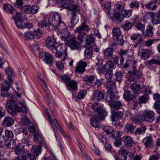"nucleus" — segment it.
Segmentation results:
<instances>
[{"label": "nucleus", "mask_w": 160, "mask_h": 160, "mask_svg": "<svg viewBox=\"0 0 160 160\" xmlns=\"http://www.w3.org/2000/svg\"><path fill=\"white\" fill-rule=\"evenodd\" d=\"M46 45L55 54V56L60 58L61 61H64L68 57L66 48L63 47L61 44L56 42V39L52 36H48L46 40Z\"/></svg>", "instance_id": "nucleus-1"}, {"label": "nucleus", "mask_w": 160, "mask_h": 160, "mask_svg": "<svg viewBox=\"0 0 160 160\" xmlns=\"http://www.w3.org/2000/svg\"><path fill=\"white\" fill-rule=\"evenodd\" d=\"M6 106L8 109V113L13 116H16L18 112L23 113L27 112L26 105L18 106L15 100L7 101Z\"/></svg>", "instance_id": "nucleus-2"}, {"label": "nucleus", "mask_w": 160, "mask_h": 160, "mask_svg": "<svg viewBox=\"0 0 160 160\" xmlns=\"http://www.w3.org/2000/svg\"><path fill=\"white\" fill-rule=\"evenodd\" d=\"M88 105L93 110L96 118L100 121L104 120L107 113L104 109L103 104L97 102L93 104L89 103Z\"/></svg>", "instance_id": "nucleus-3"}, {"label": "nucleus", "mask_w": 160, "mask_h": 160, "mask_svg": "<svg viewBox=\"0 0 160 160\" xmlns=\"http://www.w3.org/2000/svg\"><path fill=\"white\" fill-rule=\"evenodd\" d=\"M65 8L72 12V18L70 23L72 26H74L77 23L78 21H76L75 17L77 13H80V11L82 9V5L80 4H74L73 5L69 4L65 6Z\"/></svg>", "instance_id": "nucleus-4"}, {"label": "nucleus", "mask_w": 160, "mask_h": 160, "mask_svg": "<svg viewBox=\"0 0 160 160\" xmlns=\"http://www.w3.org/2000/svg\"><path fill=\"white\" fill-rule=\"evenodd\" d=\"M34 138L39 143V145L32 146L31 149L32 152L36 155L38 156L42 151V146L45 144V142L43 138L41 136L38 132H36L34 134Z\"/></svg>", "instance_id": "nucleus-5"}, {"label": "nucleus", "mask_w": 160, "mask_h": 160, "mask_svg": "<svg viewBox=\"0 0 160 160\" xmlns=\"http://www.w3.org/2000/svg\"><path fill=\"white\" fill-rule=\"evenodd\" d=\"M22 14L19 12L16 13L14 18V21L17 27L22 29L27 28H31L32 27L31 23L29 24L28 22L27 18L21 17Z\"/></svg>", "instance_id": "nucleus-6"}, {"label": "nucleus", "mask_w": 160, "mask_h": 160, "mask_svg": "<svg viewBox=\"0 0 160 160\" xmlns=\"http://www.w3.org/2000/svg\"><path fill=\"white\" fill-rule=\"evenodd\" d=\"M65 42L72 50H81L80 43L76 40L75 38L72 35L67 36L65 39Z\"/></svg>", "instance_id": "nucleus-7"}, {"label": "nucleus", "mask_w": 160, "mask_h": 160, "mask_svg": "<svg viewBox=\"0 0 160 160\" xmlns=\"http://www.w3.org/2000/svg\"><path fill=\"white\" fill-rule=\"evenodd\" d=\"M11 87L9 83L6 81H4L2 83V85L1 87V94L3 97H7L9 99L8 101L14 100V96L8 92V90Z\"/></svg>", "instance_id": "nucleus-8"}, {"label": "nucleus", "mask_w": 160, "mask_h": 160, "mask_svg": "<svg viewBox=\"0 0 160 160\" xmlns=\"http://www.w3.org/2000/svg\"><path fill=\"white\" fill-rule=\"evenodd\" d=\"M60 78L65 82V83L69 91L77 89V82L74 80H71L69 77L66 75H61Z\"/></svg>", "instance_id": "nucleus-9"}, {"label": "nucleus", "mask_w": 160, "mask_h": 160, "mask_svg": "<svg viewBox=\"0 0 160 160\" xmlns=\"http://www.w3.org/2000/svg\"><path fill=\"white\" fill-rule=\"evenodd\" d=\"M52 22L51 24L53 26L52 30L58 31V27H61L64 26L63 22L61 20V17L60 14L57 13L53 15L52 18Z\"/></svg>", "instance_id": "nucleus-10"}, {"label": "nucleus", "mask_w": 160, "mask_h": 160, "mask_svg": "<svg viewBox=\"0 0 160 160\" xmlns=\"http://www.w3.org/2000/svg\"><path fill=\"white\" fill-rule=\"evenodd\" d=\"M130 88L134 93L135 95H138L143 92H146V91L149 92L150 91V88L148 87L147 86L141 88L140 84H138L136 82L132 83L130 86Z\"/></svg>", "instance_id": "nucleus-11"}, {"label": "nucleus", "mask_w": 160, "mask_h": 160, "mask_svg": "<svg viewBox=\"0 0 160 160\" xmlns=\"http://www.w3.org/2000/svg\"><path fill=\"white\" fill-rule=\"evenodd\" d=\"M155 113L152 111L145 110L142 115V118L143 121L149 123L152 122L155 119Z\"/></svg>", "instance_id": "nucleus-12"}, {"label": "nucleus", "mask_w": 160, "mask_h": 160, "mask_svg": "<svg viewBox=\"0 0 160 160\" xmlns=\"http://www.w3.org/2000/svg\"><path fill=\"white\" fill-rule=\"evenodd\" d=\"M50 18L49 16L44 18L42 21L38 23V26L42 28H45L47 29H52L53 26L50 21Z\"/></svg>", "instance_id": "nucleus-13"}, {"label": "nucleus", "mask_w": 160, "mask_h": 160, "mask_svg": "<svg viewBox=\"0 0 160 160\" xmlns=\"http://www.w3.org/2000/svg\"><path fill=\"white\" fill-rule=\"evenodd\" d=\"M111 119L113 122L121 119L124 114L123 110H120L111 111Z\"/></svg>", "instance_id": "nucleus-14"}, {"label": "nucleus", "mask_w": 160, "mask_h": 160, "mask_svg": "<svg viewBox=\"0 0 160 160\" xmlns=\"http://www.w3.org/2000/svg\"><path fill=\"white\" fill-rule=\"evenodd\" d=\"M39 7L35 5L32 6L27 5L22 7V9L26 14H34L38 11Z\"/></svg>", "instance_id": "nucleus-15"}, {"label": "nucleus", "mask_w": 160, "mask_h": 160, "mask_svg": "<svg viewBox=\"0 0 160 160\" xmlns=\"http://www.w3.org/2000/svg\"><path fill=\"white\" fill-rule=\"evenodd\" d=\"M123 68H126L130 74L136 69L137 62L134 60L128 61L125 64Z\"/></svg>", "instance_id": "nucleus-16"}, {"label": "nucleus", "mask_w": 160, "mask_h": 160, "mask_svg": "<svg viewBox=\"0 0 160 160\" xmlns=\"http://www.w3.org/2000/svg\"><path fill=\"white\" fill-rule=\"evenodd\" d=\"M109 105L111 108V111L121 110L123 107L121 101L116 100L109 102Z\"/></svg>", "instance_id": "nucleus-17"}, {"label": "nucleus", "mask_w": 160, "mask_h": 160, "mask_svg": "<svg viewBox=\"0 0 160 160\" xmlns=\"http://www.w3.org/2000/svg\"><path fill=\"white\" fill-rule=\"evenodd\" d=\"M105 99L104 93L101 91L98 90L94 91L92 100L98 102H102Z\"/></svg>", "instance_id": "nucleus-18"}, {"label": "nucleus", "mask_w": 160, "mask_h": 160, "mask_svg": "<svg viewBox=\"0 0 160 160\" xmlns=\"http://www.w3.org/2000/svg\"><path fill=\"white\" fill-rule=\"evenodd\" d=\"M142 142L146 148H149L151 147L153 142V139L152 135H150L146 137L142 140Z\"/></svg>", "instance_id": "nucleus-19"}, {"label": "nucleus", "mask_w": 160, "mask_h": 160, "mask_svg": "<svg viewBox=\"0 0 160 160\" xmlns=\"http://www.w3.org/2000/svg\"><path fill=\"white\" fill-rule=\"evenodd\" d=\"M107 94L105 98V100L109 102L118 99V97L115 96L113 93L112 89H108L107 92Z\"/></svg>", "instance_id": "nucleus-20"}, {"label": "nucleus", "mask_w": 160, "mask_h": 160, "mask_svg": "<svg viewBox=\"0 0 160 160\" xmlns=\"http://www.w3.org/2000/svg\"><path fill=\"white\" fill-rule=\"evenodd\" d=\"M87 66V63L86 62L80 61L76 68V72L80 73H83L85 71V68Z\"/></svg>", "instance_id": "nucleus-21"}, {"label": "nucleus", "mask_w": 160, "mask_h": 160, "mask_svg": "<svg viewBox=\"0 0 160 160\" xmlns=\"http://www.w3.org/2000/svg\"><path fill=\"white\" fill-rule=\"evenodd\" d=\"M45 113L48 116V120L54 130H55V129H58L59 128L60 126L55 118H54L53 119H52L48 112H46Z\"/></svg>", "instance_id": "nucleus-22"}, {"label": "nucleus", "mask_w": 160, "mask_h": 160, "mask_svg": "<svg viewBox=\"0 0 160 160\" xmlns=\"http://www.w3.org/2000/svg\"><path fill=\"white\" fill-rule=\"evenodd\" d=\"M122 139L124 145L127 148L131 147L134 143L133 138L130 136H125Z\"/></svg>", "instance_id": "nucleus-23"}, {"label": "nucleus", "mask_w": 160, "mask_h": 160, "mask_svg": "<svg viewBox=\"0 0 160 160\" xmlns=\"http://www.w3.org/2000/svg\"><path fill=\"white\" fill-rule=\"evenodd\" d=\"M112 62L111 61H108L106 62L104 66L100 67L98 66L96 68L99 74H104L106 70L109 68V66Z\"/></svg>", "instance_id": "nucleus-24"}, {"label": "nucleus", "mask_w": 160, "mask_h": 160, "mask_svg": "<svg viewBox=\"0 0 160 160\" xmlns=\"http://www.w3.org/2000/svg\"><path fill=\"white\" fill-rule=\"evenodd\" d=\"M151 93L150 89L149 92L146 91V92H142L143 93V95L140 97L138 98V103L140 104L146 103L149 98L148 95L150 94Z\"/></svg>", "instance_id": "nucleus-25"}, {"label": "nucleus", "mask_w": 160, "mask_h": 160, "mask_svg": "<svg viewBox=\"0 0 160 160\" xmlns=\"http://www.w3.org/2000/svg\"><path fill=\"white\" fill-rule=\"evenodd\" d=\"M90 29V27L89 26L86 24L85 22L82 23V24L80 25L79 27L75 29L74 31L75 32H83L82 31H85L86 32H88Z\"/></svg>", "instance_id": "nucleus-26"}, {"label": "nucleus", "mask_w": 160, "mask_h": 160, "mask_svg": "<svg viewBox=\"0 0 160 160\" xmlns=\"http://www.w3.org/2000/svg\"><path fill=\"white\" fill-rule=\"evenodd\" d=\"M152 54V51L149 49H143L142 52L139 53V56L142 59L147 60Z\"/></svg>", "instance_id": "nucleus-27"}, {"label": "nucleus", "mask_w": 160, "mask_h": 160, "mask_svg": "<svg viewBox=\"0 0 160 160\" xmlns=\"http://www.w3.org/2000/svg\"><path fill=\"white\" fill-rule=\"evenodd\" d=\"M148 14L151 18V22L153 25L160 23V18L156 15L155 12H150Z\"/></svg>", "instance_id": "nucleus-28"}, {"label": "nucleus", "mask_w": 160, "mask_h": 160, "mask_svg": "<svg viewBox=\"0 0 160 160\" xmlns=\"http://www.w3.org/2000/svg\"><path fill=\"white\" fill-rule=\"evenodd\" d=\"M142 72L139 70L136 69L134 71L130 73L128 80L132 81L134 79L138 78L141 75Z\"/></svg>", "instance_id": "nucleus-29"}, {"label": "nucleus", "mask_w": 160, "mask_h": 160, "mask_svg": "<svg viewBox=\"0 0 160 160\" xmlns=\"http://www.w3.org/2000/svg\"><path fill=\"white\" fill-rule=\"evenodd\" d=\"M137 95L131 93V92L128 90H125L123 94V98L127 101H131L134 98L136 97Z\"/></svg>", "instance_id": "nucleus-30"}, {"label": "nucleus", "mask_w": 160, "mask_h": 160, "mask_svg": "<svg viewBox=\"0 0 160 160\" xmlns=\"http://www.w3.org/2000/svg\"><path fill=\"white\" fill-rule=\"evenodd\" d=\"M14 123L13 119L10 117H6L2 122L3 125L4 127H9L12 126Z\"/></svg>", "instance_id": "nucleus-31"}, {"label": "nucleus", "mask_w": 160, "mask_h": 160, "mask_svg": "<svg viewBox=\"0 0 160 160\" xmlns=\"http://www.w3.org/2000/svg\"><path fill=\"white\" fill-rule=\"evenodd\" d=\"M114 65L112 62L109 66V68L106 70L105 74L106 78L107 80L111 79L112 77V69L114 68Z\"/></svg>", "instance_id": "nucleus-32"}, {"label": "nucleus", "mask_w": 160, "mask_h": 160, "mask_svg": "<svg viewBox=\"0 0 160 160\" xmlns=\"http://www.w3.org/2000/svg\"><path fill=\"white\" fill-rule=\"evenodd\" d=\"M153 27L148 25L147 26L146 29V32H143V35L147 38L152 37L153 34Z\"/></svg>", "instance_id": "nucleus-33"}, {"label": "nucleus", "mask_w": 160, "mask_h": 160, "mask_svg": "<svg viewBox=\"0 0 160 160\" xmlns=\"http://www.w3.org/2000/svg\"><path fill=\"white\" fill-rule=\"evenodd\" d=\"M114 50L112 48H106L103 52L104 57L105 58L109 59L111 58L113 55Z\"/></svg>", "instance_id": "nucleus-34"}, {"label": "nucleus", "mask_w": 160, "mask_h": 160, "mask_svg": "<svg viewBox=\"0 0 160 160\" xmlns=\"http://www.w3.org/2000/svg\"><path fill=\"white\" fill-rule=\"evenodd\" d=\"M93 52V48L92 46H90L86 49L84 51V55L85 58L88 59L92 58Z\"/></svg>", "instance_id": "nucleus-35"}, {"label": "nucleus", "mask_w": 160, "mask_h": 160, "mask_svg": "<svg viewBox=\"0 0 160 160\" xmlns=\"http://www.w3.org/2000/svg\"><path fill=\"white\" fill-rule=\"evenodd\" d=\"M130 38L132 40H137V42H136V45H135V46H137L138 44H140V42L142 40V35L139 33L132 35L130 37Z\"/></svg>", "instance_id": "nucleus-36"}, {"label": "nucleus", "mask_w": 160, "mask_h": 160, "mask_svg": "<svg viewBox=\"0 0 160 160\" xmlns=\"http://www.w3.org/2000/svg\"><path fill=\"white\" fill-rule=\"evenodd\" d=\"M5 72L8 75L7 76L8 80L11 83H13V81L12 78L14 77V74L12 68L10 67L6 68Z\"/></svg>", "instance_id": "nucleus-37"}, {"label": "nucleus", "mask_w": 160, "mask_h": 160, "mask_svg": "<svg viewBox=\"0 0 160 160\" xmlns=\"http://www.w3.org/2000/svg\"><path fill=\"white\" fill-rule=\"evenodd\" d=\"M4 10L7 13L12 14L15 12L18 13L13 7L10 4L7 3L5 4L3 6Z\"/></svg>", "instance_id": "nucleus-38"}, {"label": "nucleus", "mask_w": 160, "mask_h": 160, "mask_svg": "<svg viewBox=\"0 0 160 160\" xmlns=\"http://www.w3.org/2000/svg\"><path fill=\"white\" fill-rule=\"evenodd\" d=\"M29 154V151L23 150L17 156V159L18 160H26Z\"/></svg>", "instance_id": "nucleus-39"}, {"label": "nucleus", "mask_w": 160, "mask_h": 160, "mask_svg": "<svg viewBox=\"0 0 160 160\" xmlns=\"http://www.w3.org/2000/svg\"><path fill=\"white\" fill-rule=\"evenodd\" d=\"M53 59L52 56L49 52H47L46 55L43 61L46 63L50 65L52 64L53 62Z\"/></svg>", "instance_id": "nucleus-40"}, {"label": "nucleus", "mask_w": 160, "mask_h": 160, "mask_svg": "<svg viewBox=\"0 0 160 160\" xmlns=\"http://www.w3.org/2000/svg\"><path fill=\"white\" fill-rule=\"evenodd\" d=\"M135 126L132 123L127 124L124 128V131L127 133H132Z\"/></svg>", "instance_id": "nucleus-41"}, {"label": "nucleus", "mask_w": 160, "mask_h": 160, "mask_svg": "<svg viewBox=\"0 0 160 160\" xmlns=\"http://www.w3.org/2000/svg\"><path fill=\"white\" fill-rule=\"evenodd\" d=\"M34 39H39L42 35L43 32L38 28L34 29L33 31Z\"/></svg>", "instance_id": "nucleus-42"}, {"label": "nucleus", "mask_w": 160, "mask_h": 160, "mask_svg": "<svg viewBox=\"0 0 160 160\" xmlns=\"http://www.w3.org/2000/svg\"><path fill=\"white\" fill-rule=\"evenodd\" d=\"M153 64L160 65V61L155 59H152L147 61L145 63V65L148 68L151 67Z\"/></svg>", "instance_id": "nucleus-43"}, {"label": "nucleus", "mask_w": 160, "mask_h": 160, "mask_svg": "<svg viewBox=\"0 0 160 160\" xmlns=\"http://www.w3.org/2000/svg\"><path fill=\"white\" fill-rule=\"evenodd\" d=\"M123 73L120 71H118L115 72L112 76L113 78L118 81H121L122 78Z\"/></svg>", "instance_id": "nucleus-44"}, {"label": "nucleus", "mask_w": 160, "mask_h": 160, "mask_svg": "<svg viewBox=\"0 0 160 160\" xmlns=\"http://www.w3.org/2000/svg\"><path fill=\"white\" fill-rule=\"evenodd\" d=\"M112 32L113 38L122 35L120 28L118 27H113L112 29Z\"/></svg>", "instance_id": "nucleus-45"}, {"label": "nucleus", "mask_w": 160, "mask_h": 160, "mask_svg": "<svg viewBox=\"0 0 160 160\" xmlns=\"http://www.w3.org/2000/svg\"><path fill=\"white\" fill-rule=\"evenodd\" d=\"M146 127L143 126H142L137 129L134 132L136 135H140L143 134L145 132L146 130Z\"/></svg>", "instance_id": "nucleus-46"}, {"label": "nucleus", "mask_w": 160, "mask_h": 160, "mask_svg": "<svg viewBox=\"0 0 160 160\" xmlns=\"http://www.w3.org/2000/svg\"><path fill=\"white\" fill-rule=\"evenodd\" d=\"M124 9V5L122 4L116 3L114 5V10L115 12H121V13H122Z\"/></svg>", "instance_id": "nucleus-47"}, {"label": "nucleus", "mask_w": 160, "mask_h": 160, "mask_svg": "<svg viewBox=\"0 0 160 160\" xmlns=\"http://www.w3.org/2000/svg\"><path fill=\"white\" fill-rule=\"evenodd\" d=\"M145 7L149 10H153L157 8V5L156 2L154 1H152L146 4Z\"/></svg>", "instance_id": "nucleus-48"}, {"label": "nucleus", "mask_w": 160, "mask_h": 160, "mask_svg": "<svg viewBox=\"0 0 160 160\" xmlns=\"http://www.w3.org/2000/svg\"><path fill=\"white\" fill-rule=\"evenodd\" d=\"M95 38L93 37V35L92 34H90L85 39L86 43L88 45H90L92 43H93L95 42Z\"/></svg>", "instance_id": "nucleus-49"}, {"label": "nucleus", "mask_w": 160, "mask_h": 160, "mask_svg": "<svg viewBox=\"0 0 160 160\" xmlns=\"http://www.w3.org/2000/svg\"><path fill=\"white\" fill-rule=\"evenodd\" d=\"M83 79L87 83L92 85L94 81V77L92 75H86L84 77Z\"/></svg>", "instance_id": "nucleus-50"}, {"label": "nucleus", "mask_w": 160, "mask_h": 160, "mask_svg": "<svg viewBox=\"0 0 160 160\" xmlns=\"http://www.w3.org/2000/svg\"><path fill=\"white\" fill-rule=\"evenodd\" d=\"M129 6L131 10L138 9L140 6L139 2L138 1H133L129 4Z\"/></svg>", "instance_id": "nucleus-51"}, {"label": "nucleus", "mask_w": 160, "mask_h": 160, "mask_svg": "<svg viewBox=\"0 0 160 160\" xmlns=\"http://www.w3.org/2000/svg\"><path fill=\"white\" fill-rule=\"evenodd\" d=\"M114 40L116 43L119 45H122L124 42V41L123 39V37L122 35H119L118 37H116L113 38Z\"/></svg>", "instance_id": "nucleus-52"}, {"label": "nucleus", "mask_w": 160, "mask_h": 160, "mask_svg": "<svg viewBox=\"0 0 160 160\" xmlns=\"http://www.w3.org/2000/svg\"><path fill=\"white\" fill-rule=\"evenodd\" d=\"M133 24L132 23L129 22L128 21L125 22L124 24L122 26L123 29L125 31H128L130 30Z\"/></svg>", "instance_id": "nucleus-53"}, {"label": "nucleus", "mask_w": 160, "mask_h": 160, "mask_svg": "<svg viewBox=\"0 0 160 160\" xmlns=\"http://www.w3.org/2000/svg\"><path fill=\"white\" fill-rule=\"evenodd\" d=\"M121 13L116 12L113 14V17L115 20L119 22H121L123 19Z\"/></svg>", "instance_id": "nucleus-54"}, {"label": "nucleus", "mask_w": 160, "mask_h": 160, "mask_svg": "<svg viewBox=\"0 0 160 160\" xmlns=\"http://www.w3.org/2000/svg\"><path fill=\"white\" fill-rule=\"evenodd\" d=\"M118 152L119 154L124 157V160H127V156L129 153V152L126 149H125L123 148H121L119 150Z\"/></svg>", "instance_id": "nucleus-55"}, {"label": "nucleus", "mask_w": 160, "mask_h": 160, "mask_svg": "<svg viewBox=\"0 0 160 160\" xmlns=\"http://www.w3.org/2000/svg\"><path fill=\"white\" fill-rule=\"evenodd\" d=\"M90 123L92 127L95 128H99L101 125L99 122L95 118H92L90 121Z\"/></svg>", "instance_id": "nucleus-56"}, {"label": "nucleus", "mask_w": 160, "mask_h": 160, "mask_svg": "<svg viewBox=\"0 0 160 160\" xmlns=\"http://www.w3.org/2000/svg\"><path fill=\"white\" fill-rule=\"evenodd\" d=\"M132 10H128L127 9H124L123 11L121 13V14L123 18H127L130 17L132 15Z\"/></svg>", "instance_id": "nucleus-57"}, {"label": "nucleus", "mask_w": 160, "mask_h": 160, "mask_svg": "<svg viewBox=\"0 0 160 160\" xmlns=\"http://www.w3.org/2000/svg\"><path fill=\"white\" fill-rule=\"evenodd\" d=\"M78 33L77 36L78 39L81 42H83L84 39L86 38V37H87V35L85 32H81Z\"/></svg>", "instance_id": "nucleus-58"}, {"label": "nucleus", "mask_w": 160, "mask_h": 160, "mask_svg": "<svg viewBox=\"0 0 160 160\" xmlns=\"http://www.w3.org/2000/svg\"><path fill=\"white\" fill-rule=\"evenodd\" d=\"M106 85L107 86V87L109 88L108 89L111 88H114L116 87V83L115 82L110 79H107Z\"/></svg>", "instance_id": "nucleus-59"}, {"label": "nucleus", "mask_w": 160, "mask_h": 160, "mask_svg": "<svg viewBox=\"0 0 160 160\" xmlns=\"http://www.w3.org/2000/svg\"><path fill=\"white\" fill-rule=\"evenodd\" d=\"M25 37L26 39L29 40L34 39L33 32H32L31 31L26 32L25 33Z\"/></svg>", "instance_id": "nucleus-60"}, {"label": "nucleus", "mask_w": 160, "mask_h": 160, "mask_svg": "<svg viewBox=\"0 0 160 160\" xmlns=\"http://www.w3.org/2000/svg\"><path fill=\"white\" fill-rule=\"evenodd\" d=\"M111 2L110 1H106L105 3L102 5L103 9L104 10H110L111 7Z\"/></svg>", "instance_id": "nucleus-61"}, {"label": "nucleus", "mask_w": 160, "mask_h": 160, "mask_svg": "<svg viewBox=\"0 0 160 160\" xmlns=\"http://www.w3.org/2000/svg\"><path fill=\"white\" fill-rule=\"evenodd\" d=\"M14 150V152L17 154H20L23 150L20 147V144L13 148Z\"/></svg>", "instance_id": "nucleus-62"}, {"label": "nucleus", "mask_w": 160, "mask_h": 160, "mask_svg": "<svg viewBox=\"0 0 160 160\" xmlns=\"http://www.w3.org/2000/svg\"><path fill=\"white\" fill-rule=\"evenodd\" d=\"M56 66L59 70H62L64 68L63 63L61 61L56 62Z\"/></svg>", "instance_id": "nucleus-63"}, {"label": "nucleus", "mask_w": 160, "mask_h": 160, "mask_svg": "<svg viewBox=\"0 0 160 160\" xmlns=\"http://www.w3.org/2000/svg\"><path fill=\"white\" fill-rule=\"evenodd\" d=\"M153 108L156 110V112L158 114H160V104L155 102L153 105Z\"/></svg>", "instance_id": "nucleus-64"}]
</instances>
